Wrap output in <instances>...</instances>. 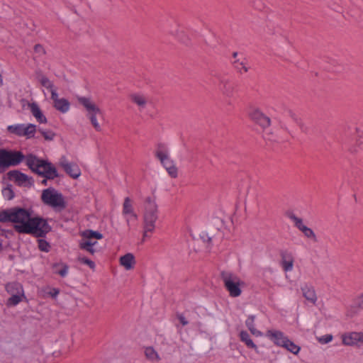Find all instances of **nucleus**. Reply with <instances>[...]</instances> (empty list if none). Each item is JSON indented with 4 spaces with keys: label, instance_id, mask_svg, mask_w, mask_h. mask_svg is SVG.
I'll return each mask as SVG.
<instances>
[{
    "label": "nucleus",
    "instance_id": "nucleus-40",
    "mask_svg": "<svg viewBox=\"0 0 363 363\" xmlns=\"http://www.w3.org/2000/svg\"><path fill=\"white\" fill-rule=\"evenodd\" d=\"M166 170L167 171L168 174L171 176V177H172V178L177 177V175H178L177 168L175 167L174 164L166 168Z\"/></svg>",
    "mask_w": 363,
    "mask_h": 363
},
{
    "label": "nucleus",
    "instance_id": "nucleus-32",
    "mask_svg": "<svg viewBox=\"0 0 363 363\" xmlns=\"http://www.w3.org/2000/svg\"><path fill=\"white\" fill-rule=\"evenodd\" d=\"M130 97L132 101L140 107H144L147 103V101L143 96L139 94H133Z\"/></svg>",
    "mask_w": 363,
    "mask_h": 363
},
{
    "label": "nucleus",
    "instance_id": "nucleus-17",
    "mask_svg": "<svg viewBox=\"0 0 363 363\" xmlns=\"http://www.w3.org/2000/svg\"><path fill=\"white\" fill-rule=\"evenodd\" d=\"M30 110L33 116L36 118L37 121L40 123H46L48 122L47 118L41 111L39 106L33 102L29 104Z\"/></svg>",
    "mask_w": 363,
    "mask_h": 363
},
{
    "label": "nucleus",
    "instance_id": "nucleus-24",
    "mask_svg": "<svg viewBox=\"0 0 363 363\" xmlns=\"http://www.w3.org/2000/svg\"><path fill=\"white\" fill-rule=\"evenodd\" d=\"M359 333H351L342 337V342L345 345H353L359 342Z\"/></svg>",
    "mask_w": 363,
    "mask_h": 363
},
{
    "label": "nucleus",
    "instance_id": "nucleus-6",
    "mask_svg": "<svg viewBox=\"0 0 363 363\" xmlns=\"http://www.w3.org/2000/svg\"><path fill=\"white\" fill-rule=\"evenodd\" d=\"M77 101L86 108L88 112L87 116L95 130L96 131H101V126L96 119V115L101 113L100 108L89 98L79 96L77 98Z\"/></svg>",
    "mask_w": 363,
    "mask_h": 363
},
{
    "label": "nucleus",
    "instance_id": "nucleus-11",
    "mask_svg": "<svg viewBox=\"0 0 363 363\" xmlns=\"http://www.w3.org/2000/svg\"><path fill=\"white\" fill-rule=\"evenodd\" d=\"M123 215L125 217L126 223L128 226L132 220H138V215L134 212L132 201L129 197H125L124 199L123 203Z\"/></svg>",
    "mask_w": 363,
    "mask_h": 363
},
{
    "label": "nucleus",
    "instance_id": "nucleus-4",
    "mask_svg": "<svg viewBox=\"0 0 363 363\" xmlns=\"http://www.w3.org/2000/svg\"><path fill=\"white\" fill-rule=\"evenodd\" d=\"M41 199L45 204L59 211L67 207V203L63 195L52 187L43 191Z\"/></svg>",
    "mask_w": 363,
    "mask_h": 363
},
{
    "label": "nucleus",
    "instance_id": "nucleus-19",
    "mask_svg": "<svg viewBox=\"0 0 363 363\" xmlns=\"http://www.w3.org/2000/svg\"><path fill=\"white\" fill-rule=\"evenodd\" d=\"M120 264L127 270L133 269L135 264L134 255L132 253H127L124 255L120 258Z\"/></svg>",
    "mask_w": 363,
    "mask_h": 363
},
{
    "label": "nucleus",
    "instance_id": "nucleus-21",
    "mask_svg": "<svg viewBox=\"0 0 363 363\" xmlns=\"http://www.w3.org/2000/svg\"><path fill=\"white\" fill-rule=\"evenodd\" d=\"M6 291L12 296L18 293H21V296H23V289L22 285L18 282L9 283L6 285Z\"/></svg>",
    "mask_w": 363,
    "mask_h": 363
},
{
    "label": "nucleus",
    "instance_id": "nucleus-12",
    "mask_svg": "<svg viewBox=\"0 0 363 363\" xmlns=\"http://www.w3.org/2000/svg\"><path fill=\"white\" fill-rule=\"evenodd\" d=\"M60 165L63 168L65 172L73 179L78 178L81 174L79 167L73 162H68L64 157L61 159Z\"/></svg>",
    "mask_w": 363,
    "mask_h": 363
},
{
    "label": "nucleus",
    "instance_id": "nucleus-51",
    "mask_svg": "<svg viewBox=\"0 0 363 363\" xmlns=\"http://www.w3.org/2000/svg\"><path fill=\"white\" fill-rule=\"evenodd\" d=\"M237 55H238V52H234L233 53V58H235V57H237Z\"/></svg>",
    "mask_w": 363,
    "mask_h": 363
},
{
    "label": "nucleus",
    "instance_id": "nucleus-53",
    "mask_svg": "<svg viewBox=\"0 0 363 363\" xmlns=\"http://www.w3.org/2000/svg\"><path fill=\"white\" fill-rule=\"evenodd\" d=\"M208 242H211V238H208Z\"/></svg>",
    "mask_w": 363,
    "mask_h": 363
},
{
    "label": "nucleus",
    "instance_id": "nucleus-33",
    "mask_svg": "<svg viewBox=\"0 0 363 363\" xmlns=\"http://www.w3.org/2000/svg\"><path fill=\"white\" fill-rule=\"evenodd\" d=\"M38 132L41 133L45 140L52 141L54 140L56 134L51 130H45L43 128H39Z\"/></svg>",
    "mask_w": 363,
    "mask_h": 363
},
{
    "label": "nucleus",
    "instance_id": "nucleus-9",
    "mask_svg": "<svg viewBox=\"0 0 363 363\" xmlns=\"http://www.w3.org/2000/svg\"><path fill=\"white\" fill-rule=\"evenodd\" d=\"M250 119L259 125L262 128L265 129L271 125V119L266 116L259 109H254L249 113Z\"/></svg>",
    "mask_w": 363,
    "mask_h": 363
},
{
    "label": "nucleus",
    "instance_id": "nucleus-44",
    "mask_svg": "<svg viewBox=\"0 0 363 363\" xmlns=\"http://www.w3.org/2000/svg\"><path fill=\"white\" fill-rule=\"evenodd\" d=\"M51 93V99L53 101V104L57 101V100H59L58 94L57 93V88L55 86L54 88L49 90Z\"/></svg>",
    "mask_w": 363,
    "mask_h": 363
},
{
    "label": "nucleus",
    "instance_id": "nucleus-36",
    "mask_svg": "<svg viewBox=\"0 0 363 363\" xmlns=\"http://www.w3.org/2000/svg\"><path fill=\"white\" fill-rule=\"evenodd\" d=\"M38 248L42 252H48L50 250V243L44 239H39L38 240Z\"/></svg>",
    "mask_w": 363,
    "mask_h": 363
},
{
    "label": "nucleus",
    "instance_id": "nucleus-35",
    "mask_svg": "<svg viewBox=\"0 0 363 363\" xmlns=\"http://www.w3.org/2000/svg\"><path fill=\"white\" fill-rule=\"evenodd\" d=\"M4 197L7 200H11L14 197V192L12 189L11 185H8L2 190Z\"/></svg>",
    "mask_w": 363,
    "mask_h": 363
},
{
    "label": "nucleus",
    "instance_id": "nucleus-10",
    "mask_svg": "<svg viewBox=\"0 0 363 363\" xmlns=\"http://www.w3.org/2000/svg\"><path fill=\"white\" fill-rule=\"evenodd\" d=\"M155 156L158 158L166 169L169 166L174 165L173 161L169 158L166 150V146L163 143H159L157 145V150L155 152Z\"/></svg>",
    "mask_w": 363,
    "mask_h": 363
},
{
    "label": "nucleus",
    "instance_id": "nucleus-27",
    "mask_svg": "<svg viewBox=\"0 0 363 363\" xmlns=\"http://www.w3.org/2000/svg\"><path fill=\"white\" fill-rule=\"evenodd\" d=\"M97 243L96 241L91 242V240L82 241L79 243V247L81 250H84L89 252L91 255H94L96 250L94 248V246Z\"/></svg>",
    "mask_w": 363,
    "mask_h": 363
},
{
    "label": "nucleus",
    "instance_id": "nucleus-22",
    "mask_svg": "<svg viewBox=\"0 0 363 363\" xmlns=\"http://www.w3.org/2000/svg\"><path fill=\"white\" fill-rule=\"evenodd\" d=\"M53 106L59 111L62 113H66L68 111L70 107V103L69 101L65 98L60 99L57 100L55 104H53Z\"/></svg>",
    "mask_w": 363,
    "mask_h": 363
},
{
    "label": "nucleus",
    "instance_id": "nucleus-20",
    "mask_svg": "<svg viewBox=\"0 0 363 363\" xmlns=\"http://www.w3.org/2000/svg\"><path fill=\"white\" fill-rule=\"evenodd\" d=\"M35 78L40 83V84L48 90L55 87L53 83L45 76L41 70L35 71Z\"/></svg>",
    "mask_w": 363,
    "mask_h": 363
},
{
    "label": "nucleus",
    "instance_id": "nucleus-3",
    "mask_svg": "<svg viewBox=\"0 0 363 363\" xmlns=\"http://www.w3.org/2000/svg\"><path fill=\"white\" fill-rule=\"evenodd\" d=\"M220 278L230 296L235 298L241 295L240 286H243L245 283L240 280L238 276L230 272L223 271L220 273Z\"/></svg>",
    "mask_w": 363,
    "mask_h": 363
},
{
    "label": "nucleus",
    "instance_id": "nucleus-43",
    "mask_svg": "<svg viewBox=\"0 0 363 363\" xmlns=\"http://www.w3.org/2000/svg\"><path fill=\"white\" fill-rule=\"evenodd\" d=\"M47 294L52 298H56L60 294V289L57 288H52Z\"/></svg>",
    "mask_w": 363,
    "mask_h": 363
},
{
    "label": "nucleus",
    "instance_id": "nucleus-47",
    "mask_svg": "<svg viewBox=\"0 0 363 363\" xmlns=\"http://www.w3.org/2000/svg\"><path fill=\"white\" fill-rule=\"evenodd\" d=\"M348 150L352 152V153H354V152H357V149L355 147V148H348Z\"/></svg>",
    "mask_w": 363,
    "mask_h": 363
},
{
    "label": "nucleus",
    "instance_id": "nucleus-13",
    "mask_svg": "<svg viewBox=\"0 0 363 363\" xmlns=\"http://www.w3.org/2000/svg\"><path fill=\"white\" fill-rule=\"evenodd\" d=\"M281 256V266L284 272H291L294 267V259L292 253L286 250H282L280 251Z\"/></svg>",
    "mask_w": 363,
    "mask_h": 363
},
{
    "label": "nucleus",
    "instance_id": "nucleus-30",
    "mask_svg": "<svg viewBox=\"0 0 363 363\" xmlns=\"http://www.w3.org/2000/svg\"><path fill=\"white\" fill-rule=\"evenodd\" d=\"M283 347L287 350L289 352L293 353L294 354H297L301 350V347L299 346L296 345L289 339L285 341V344L283 345Z\"/></svg>",
    "mask_w": 363,
    "mask_h": 363
},
{
    "label": "nucleus",
    "instance_id": "nucleus-52",
    "mask_svg": "<svg viewBox=\"0 0 363 363\" xmlns=\"http://www.w3.org/2000/svg\"><path fill=\"white\" fill-rule=\"evenodd\" d=\"M274 33H275V32H274V30H272L269 31V33H270V34H274Z\"/></svg>",
    "mask_w": 363,
    "mask_h": 363
},
{
    "label": "nucleus",
    "instance_id": "nucleus-25",
    "mask_svg": "<svg viewBox=\"0 0 363 363\" xmlns=\"http://www.w3.org/2000/svg\"><path fill=\"white\" fill-rule=\"evenodd\" d=\"M245 325L252 335H254L257 337L262 335V333L259 330H257L255 327V316L254 315H249L247 317V318L245 321Z\"/></svg>",
    "mask_w": 363,
    "mask_h": 363
},
{
    "label": "nucleus",
    "instance_id": "nucleus-38",
    "mask_svg": "<svg viewBox=\"0 0 363 363\" xmlns=\"http://www.w3.org/2000/svg\"><path fill=\"white\" fill-rule=\"evenodd\" d=\"M286 112L288 116L302 128L303 122L302 120L298 117V116L291 109L287 110Z\"/></svg>",
    "mask_w": 363,
    "mask_h": 363
},
{
    "label": "nucleus",
    "instance_id": "nucleus-50",
    "mask_svg": "<svg viewBox=\"0 0 363 363\" xmlns=\"http://www.w3.org/2000/svg\"><path fill=\"white\" fill-rule=\"evenodd\" d=\"M237 70L238 72H239L240 74H242V66H240V69H235Z\"/></svg>",
    "mask_w": 363,
    "mask_h": 363
},
{
    "label": "nucleus",
    "instance_id": "nucleus-46",
    "mask_svg": "<svg viewBox=\"0 0 363 363\" xmlns=\"http://www.w3.org/2000/svg\"><path fill=\"white\" fill-rule=\"evenodd\" d=\"M34 50L35 52L45 54V50L44 48L43 47V45H41L40 44H36L34 46Z\"/></svg>",
    "mask_w": 363,
    "mask_h": 363
},
{
    "label": "nucleus",
    "instance_id": "nucleus-29",
    "mask_svg": "<svg viewBox=\"0 0 363 363\" xmlns=\"http://www.w3.org/2000/svg\"><path fill=\"white\" fill-rule=\"evenodd\" d=\"M145 354L146 358L150 361L159 362L160 360V357L157 352H156L153 347H146L145 350Z\"/></svg>",
    "mask_w": 363,
    "mask_h": 363
},
{
    "label": "nucleus",
    "instance_id": "nucleus-16",
    "mask_svg": "<svg viewBox=\"0 0 363 363\" xmlns=\"http://www.w3.org/2000/svg\"><path fill=\"white\" fill-rule=\"evenodd\" d=\"M220 89L224 94L228 96H232L234 90H235V84L234 83L228 78H222L220 79Z\"/></svg>",
    "mask_w": 363,
    "mask_h": 363
},
{
    "label": "nucleus",
    "instance_id": "nucleus-23",
    "mask_svg": "<svg viewBox=\"0 0 363 363\" xmlns=\"http://www.w3.org/2000/svg\"><path fill=\"white\" fill-rule=\"evenodd\" d=\"M240 338L248 348L254 349L255 351L257 350V346L253 342L247 331L242 330L240 333Z\"/></svg>",
    "mask_w": 363,
    "mask_h": 363
},
{
    "label": "nucleus",
    "instance_id": "nucleus-7",
    "mask_svg": "<svg viewBox=\"0 0 363 363\" xmlns=\"http://www.w3.org/2000/svg\"><path fill=\"white\" fill-rule=\"evenodd\" d=\"M7 130L11 134L28 139L34 138L37 131L36 125L32 123L11 125L8 126Z\"/></svg>",
    "mask_w": 363,
    "mask_h": 363
},
{
    "label": "nucleus",
    "instance_id": "nucleus-42",
    "mask_svg": "<svg viewBox=\"0 0 363 363\" xmlns=\"http://www.w3.org/2000/svg\"><path fill=\"white\" fill-rule=\"evenodd\" d=\"M332 340H333V335L328 334V335H323L322 337H320L318 340H319V342H320L321 344H326V343L330 342Z\"/></svg>",
    "mask_w": 363,
    "mask_h": 363
},
{
    "label": "nucleus",
    "instance_id": "nucleus-15",
    "mask_svg": "<svg viewBox=\"0 0 363 363\" xmlns=\"http://www.w3.org/2000/svg\"><path fill=\"white\" fill-rule=\"evenodd\" d=\"M303 297L310 303L315 304L317 301V296L313 286L305 284L301 287Z\"/></svg>",
    "mask_w": 363,
    "mask_h": 363
},
{
    "label": "nucleus",
    "instance_id": "nucleus-26",
    "mask_svg": "<svg viewBox=\"0 0 363 363\" xmlns=\"http://www.w3.org/2000/svg\"><path fill=\"white\" fill-rule=\"evenodd\" d=\"M23 298H26L24 294L23 296H21V293L12 294V296L7 299L6 305L8 307L16 306L22 301Z\"/></svg>",
    "mask_w": 363,
    "mask_h": 363
},
{
    "label": "nucleus",
    "instance_id": "nucleus-31",
    "mask_svg": "<svg viewBox=\"0 0 363 363\" xmlns=\"http://www.w3.org/2000/svg\"><path fill=\"white\" fill-rule=\"evenodd\" d=\"M287 216L294 221V225L301 231L303 228L306 225L303 223V220L301 218L297 217L294 213L290 212L287 213Z\"/></svg>",
    "mask_w": 363,
    "mask_h": 363
},
{
    "label": "nucleus",
    "instance_id": "nucleus-18",
    "mask_svg": "<svg viewBox=\"0 0 363 363\" xmlns=\"http://www.w3.org/2000/svg\"><path fill=\"white\" fill-rule=\"evenodd\" d=\"M51 267L53 273L60 275L61 277H65L67 275L69 268L67 263L62 262L53 263Z\"/></svg>",
    "mask_w": 363,
    "mask_h": 363
},
{
    "label": "nucleus",
    "instance_id": "nucleus-34",
    "mask_svg": "<svg viewBox=\"0 0 363 363\" xmlns=\"http://www.w3.org/2000/svg\"><path fill=\"white\" fill-rule=\"evenodd\" d=\"M301 232L307 238L311 239L313 242H318L317 237L311 228L306 225L304 228H303Z\"/></svg>",
    "mask_w": 363,
    "mask_h": 363
},
{
    "label": "nucleus",
    "instance_id": "nucleus-37",
    "mask_svg": "<svg viewBox=\"0 0 363 363\" xmlns=\"http://www.w3.org/2000/svg\"><path fill=\"white\" fill-rule=\"evenodd\" d=\"M245 59L243 60H235L233 62V65L235 69H240V66H242V73L247 72L249 71V67L246 66V63L245 62Z\"/></svg>",
    "mask_w": 363,
    "mask_h": 363
},
{
    "label": "nucleus",
    "instance_id": "nucleus-41",
    "mask_svg": "<svg viewBox=\"0 0 363 363\" xmlns=\"http://www.w3.org/2000/svg\"><path fill=\"white\" fill-rule=\"evenodd\" d=\"M166 170L167 171L168 174L171 176V177H172V178L177 177V175H178L177 168L175 167L174 164L166 168Z\"/></svg>",
    "mask_w": 363,
    "mask_h": 363
},
{
    "label": "nucleus",
    "instance_id": "nucleus-5",
    "mask_svg": "<svg viewBox=\"0 0 363 363\" xmlns=\"http://www.w3.org/2000/svg\"><path fill=\"white\" fill-rule=\"evenodd\" d=\"M26 155L21 151L0 149V167L5 169L11 166H17L23 160H26Z\"/></svg>",
    "mask_w": 363,
    "mask_h": 363
},
{
    "label": "nucleus",
    "instance_id": "nucleus-45",
    "mask_svg": "<svg viewBox=\"0 0 363 363\" xmlns=\"http://www.w3.org/2000/svg\"><path fill=\"white\" fill-rule=\"evenodd\" d=\"M177 318L183 326L188 325L189 322L182 313H177Z\"/></svg>",
    "mask_w": 363,
    "mask_h": 363
},
{
    "label": "nucleus",
    "instance_id": "nucleus-28",
    "mask_svg": "<svg viewBox=\"0 0 363 363\" xmlns=\"http://www.w3.org/2000/svg\"><path fill=\"white\" fill-rule=\"evenodd\" d=\"M81 235L87 239V240H90L91 238H95L96 240H101L103 238V235L101 233L92 230H85L82 233Z\"/></svg>",
    "mask_w": 363,
    "mask_h": 363
},
{
    "label": "nucleus",
    "instance_id": "nucleus-14",
    "mask_svg": "<svg viewBox=\"0 0 363 363\" xmlns=\"http://www.w3.org/2000/svg\"><path fill=\"white\" fill-rule=\"evenodd\" d=\"M266 335L275 345L281 347L285 344V341L289 339L283 332L277 330H267Z\"/></svg>",
    "mask_w": 363,
    "mask_h": 363
},
{
    "label": "nucleus",
    "instance_id": "nucleus-39",
    "mask_svg": "<svg viewBox=\"0 0 363 363\" xmlns=\"http://www.w3.org/2000/svg\"><path fill=\"white\" fill-rule=\"evenodd\" d=\"M78 259L81 263L88 265L90 269H95L96 264H95L94 262L89 259V258H87L86 257H79Z\"/></svg>",
    "mask_w": 363,
    "mask_h": 363
},
{
    "label": "nucleus",
    "instance_id": "nucleus-49",
    "mask_svg": "<svg viewBox=\"0 0 363 363\" xmlns=\"http://www.w3.org/2000/svg\"><path fill=\"white\" fill-rule=\"evenodd\" d=\"M48 180V179L45 178V179L42 181V182H41V183H42V184H43V185L46 186V185H47Z\"/></svg>",
    "mask_w": 363,
    "mask_h": 363
},
{
    "label": "nucleus",
    "instance_id": "nucleus-2",
    "mask_svg": "<svg viewBox=\"0 0 363 363\" xmlns=\"http://www.w3.org/2000/svg\"><path fill=\"white\" fill-rule=\"evenodd\" d=\"M158 218L157 205L154 199L148 196L145 202V212L143 215V241L145 238H150L148 233H152L155 228V223Z\"/></svg>",
    "mask_w": 363,
    "mask_h": 363
},
{
    "label": "nucleus",
    "instance_id": "nucleus-1",
    "mask_svg": "<svg viewBox=\"0 0 363 363\" xmlns=\"http://www.w3.org/2000/svg\"><path fill=\"white\" fill-rule=\"evenodd\" d=\"M26 164L32 172L49 180L60 177L52 163L33 154L26 155Z\"/></svg>",
    "mask_w": 363,
    "mask_h": 363
},
{
    "label": "nucleus",
    "instance_id": "nucleus-54",
    "mask_svg": "<svg viewBox=\"0 0 363 363\" xmlns=\"http://www.w3.org/2000/svg\"><path fill=\"white\" fill-rule=\"evenodd\" d=\"M361 143H363V140H361Z\"/></svg>",
    "mask_w": 363,
    "mask_h": 363
},
{
    "label": "nucleus",
    "instance_id": "nucleus-48",
    "mask_svg": "<svg viewBox=\"0 0 363 363\" xmlns=\"http://www.w3.org/2000/svg\"><path fill=\"white\" fill-rule=\"evenodd\" d=\"M359 342H363V333H359Z\"/></svg>",
    "mask_w": 363,
    "mask_h": 363
},
{
    "label": "nucleus",
    "instance_id": "nucleus-8",
    "mask_svg": "<svg viewBox=\"0 0 363 363\" xmlns=\"http://www.w3.org/2000/svg\"><path fill=\"white\" fill-rule=\"evenodd\" d=\"M7 177L10 181H13L18 186H25L30 188L33 186L34 180L33 177L19 170H11L7 173Z\"/></svg>",
    "mask_w": 363,
    "mask_h": 363
}]
</instances>
